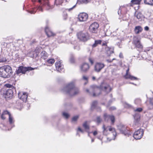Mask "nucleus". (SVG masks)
Returning <instances> with one entry per match:
<instances>
[{
	"label": "nucleus",
	"mask_w": 153,
	"mask_h": 153,
	"mask_svg": "<svg viewBox=\"0 0 153 153\" xmlns=\"http://www.w3.org/2000/svg\"><path fill=\"white\" fill-rule=\"evenodd\" d=\"M83 127L86 129H88L89 128V126L87 123V122H85L83 124Z\"/></svg>",
	"instance_id": "33"
},
{
	"label": "nucleus",
	"mask_w": 153,
	"mask_h": 153,
	"mask_svg": "<svg viewBox=\"0 0 153 153\" xmlns=\"http://www.w3.org/2000/svg\"><path fill=\"white\" fill-rule=\"evenodd\" d=\"M56 69L59 72H61L63 69V65L61 64L60 61H58L55 64Z\"/></svg>",
	"instance_id": "17"
},
{
	"label": "nucleus",
	"mask_w": 153,
	"mask_h": 153,
	"mask_svg": "<svg viewBox=\"0 0 153 153\" xmlns=\"http://www.w3.org/2000/svg\"><path fill=\"white\" fill-rule=\"evenodd\" d=\"M79 1L81 3L87 4L90 2L91 0H79Z\"/></svg>",
	"instance_id": "34"
},
{
	"label": "nucleus",
	"mask_w": 153,
	"mask_h": 153,
	"mask_svg": "<svg viewBox=\"0 0 153 153\" xmlns=\"http://www.w3.org/2000/svg\"><path fill=\"white\" fill-rule=\"evenodd\" d=\"M38 10L40 11H42V9L41 7H39L38 8Z\"/></svg>",
	"instance_id": "49"
},
{
	"label": "nucleus",
	"mask_w": 153,
	"mask_h": 153,
	"mask_svg": "<svg viewBox=\"0 0 153 153\" xmlns=\"http://www.w3.org/2000/svg\"><path fill=\"white\" fill-rule=\"evenodd\" d=\"M32 53H33V55L32 56H31L32 57H35V56L34 55V52H33Z\"/></svg>",
	"instance_id": "55"
},
{
	"label": "nucleus",
	"mask_w": 153,
	"mask_h": 153,
	"mask_svg": "<svg viewBox=\"0 0 153 153\" xmlns=\"http://www.w3.org/2000/svg\"><path fill=\"white\" fill-rule=\"evenodd\" d=\"M79 118V116H76L74 117L72 120V121L73 123H75L76 122L78 119Z\"/></svg>",
	"instance_id": "32"
},
{
	"label": "nucleus",
	"mask_w": 153,
	"mask_h": 153,
	"mask_svg": "<svg viewBox=\"0 0 153 153\" xmlns=\"http://www.w3.org/2000/svg\"><path fill=\"white\" fill-rule=\"evenodd\" d=\"M89 68V65L87 63H84L80 66L81 71L83 72H86Z\"/></svg>",
	"instance_id": "16"
},
{
	"label": "nucleus",
	"mask_w": 153,
	"mask_h": 153,
	"mask_svg": "<svg viewBox=\"0 0 153 153\" xmlns=\"http://www.w3.org/2000/svg\"><path fill=\"white\" fill-rule=\"evenodd\" d=\"M62 115L66 118H68L69 116V114L66 112H63L62 114Z\"/></svg>",
	"instance_id": "37"
},
{
	"label": "nucleus",
	"mask_w": 153,
	"mask_h": 153,
	"mask_svg": "<svg viewBox=\"0 0 153 153\" xmlns=\"http://www.w3.org/2000/svg\"><path fill=\"white\" fill-rule=\"evenodd\" d=\"M102 120L99 117H97V123H100L101 121Z\"/></svg>",
	"instance_id": "41"
},
{
	"label": "nucleus",
	"mask_w": 153,
	"mask_h": 153,
	"mask_svg": "<svg viewBox=\"0 0 153 153\" xmlns=\"http://www.w3.org/2000/svg\"><path fill=\"white\" fill-rule=\"evenodd\" d=\"M104 118L106 121H108V119H110L111 121L112 124H113L114 122V117L113 115H108L107 114H104Z\"/></svg>",
	"instance_id": "18"
},
{
	"label": "nucleus",
	"mask_w": 153,
	"mask_h": 153,
	"mask_svg": "<svg viewBox=\"0 0 153 153\" xmlns=\"http://www.w3.org/2000/svg\"><path fill=\"white\" fill-rule=\"evenodd\" d=\"M141 0H131V2L133 4H139Z\"/></svg>",
	"instance_id": "30"
},
{
	"label": "nucleus",
	"mask_w": 153,
	"mask_h": 153,
	"mask_svg": "<svg viewBox=\"0 0 153 153\" xmlns=\"http://www.w3.org/2000/svg\"><path fill=\"white\" fill-rule=\"evenodd\" d=\"M134 16L136 17L139 21H141L144 19V17L143 15L140 13L136 12Z\"/></svg>",
	"instance_id": "20"
},
{
	"label": "nucleus",
	"mask_w": 153,
	"mask_h": 153,
	"mask_svg": "<svg viewBox=\"0 0 153 153\" xmlns=\"http://www.w3.org/2000/svg\"><path fill=\"white\" fill-rule=\"evenodd\" d=\"M45 30L46 34L48 37H50L53 35V32L50 30L48 27H46Z\"/></svg>",
	"instance_id": "23"
},
{
	"label": "nucleus",
	"mask_w": 153,
	"mask_h": 153,
	"mask_svg": "<svg viewBox=\"0 0 153 153\" xmlns=\"http://www.w3.org/2000/svg\"><path fill=\"white\" fill-rule=\"evenodd\" d=\"M129 71V68L126 70V74L125 76V78L126 79H129L131 80H137L138 79L133 76H132L130 74H128V71Z\"/></svg>",
	"instance_id": "19"
},
{
	"label": "nucleus",
	"mask_w": 153,
	"mask_h": 153,
	"mask_svg": "<svg viewBox=\"0 0 153 153\" xmlns=\"http://www.w3.org/2000/svg\"><path fill=\"white\" fill-rule=\"evenodd\" d=\"M105 50L108 54H111L114 53V49L113 48L107 47L105 48Z\"/></svg>",
	"instance_id": "24"
},
{
	"label": "nucleus",
	"mask_w": 153,
	"mask_h": 153,
	"mask_svg": "<svg viewBox=\"0 0 153 153\" xmlns=\"http://www.w3.org/2000/svg\"><path fill=\"white\" fill-rule=\"evenodd\" d=\"M115 59L114 58L112 59V60H109V59H107V61L108 62H111L113 60H115Z\"/></svg>",
	"instance_id": "46"
},
{
	"label": "nucleus",
	"mask_w": 153,
	"mask_h": 153,
	"mask_svg": "<svg viewBox=\"0 0 153 153\" xmlns=\"http://www.w3.org/2000/svg\"><path fill=\"white\" fill-rule=\"evenodd\" d=\"M97 102L96 101H94L92 103L91 105V107L92 108H94L96 107L97 105Z\"/></svg>",
	"instance_id": "36"
},
{
	"label": "nucleus",
	"mask_w": 153,
	"mask_h": 153,
	"mask_svg": "<svg viewBox=\"0 0 153 153\" xmlns=\"http://www.w3.org/2000/svg\"><path fill=\"white\" fill-rule=\"evenodd\" d=\"M64 1V0H55V4L57 6L61 5Z\"/></svg>",
	"instance_id": "28"
},
{
	"label": "nucleus",
	"mask_w": 153,
	"mask_h": 153,
	"mask_svg": "<svg viewBox=\"0 0 153 153\" xmlns=\"http://www.w3.org/2000/svg\"><path fill=\"white\" fill-rule=\"evenodd\" d=\"M12 73V69L9 65H4L0 68V76L3 78L9 77Z\"/></svg>",
	"instance_id": "2"
},
{
	"label": "nucleus",
	"mask_w": 153,
	"mask_h": 153,
	"mask_svg": "<svg viewBox=\"0 0 153 153\" xmlns=\"http://www.w3.org/2000/svg\"><path fill=\"white\" fill-rule=\"evenodd\" d=\"M5 86L9 88L4 93L5 97L10 98H12L13 95V91L16 90L15 88L10 84H6Z\"/></svg>",
	"instance_id": "3"
},
{
	"label": "nucleus",
	"mask_w": 153,
	"mask_h": 153,
	"mask_svg": "<svg viewBox=\"0 0 153 153\" xmlns=\"http://www.w3.org/2000/svg\"><path fill=\"white\" fill-rule=\"evenodd\" d=\"M78 131H80L82 133L83 132V130H82L80 127H78Z\"/></svg>",
	"instance_id": "45"
},
{
	"label": "nucleus",
	"mask_w": 153,
	"mask_h": 153,
	"mask_svg": "<svg viewBox=\"0 0 153 153\" xmlns=\"http://www.w3.org/2000/svg\"><path fill=\"white\" fill-rule=\"evenodd\" d=\"M150 103L152 105H153V98H150Z\"/></svg>",
	"instance_id": "44"
},
{
	"label": "nucleus",
	"mask_w": 153,
	"mask_h": 153,
	"mask_svg": "<svg viewBox=\"0 0 153 153\" xmlns=\"http://www.w3.org/2000/svg\"><path fill=\"white\" fill-rule=\"evenodd\" d=\"M135 121H134V123H135V125H136L138 123L139 121V118H137L136 117H134Z\"/></svg>",
	"instance_id": "35"
},
{
	"label": "nucleus",
	"mask_w": 153,
	"mask_h": 153,
	"mask_svg": "<svg viewBox=\"0 0 153 153\" xmlns=\"http://www.w3.org/2000/svg\"><path fill=\"white\" fill-rule=\"evenodd\" d=\"M19 98L24 102H26L27 97V94L25 92H19L18 94Z\"/></svg>",
	"instance_id": "12"
},
{
	"label": "nucleus",
	"mask_w": 153,
	"mask_h": 153,
	"mask_svg": "<svg viewBox=\"0 0 153 153\" xmlns=\"http://www.w3.org/2000/svg\"><path fill=\"white\" fill-rule=\"evenodd\" d=\"M36 68H33L30 67H24L22 66H21L19 67L18 70L16 71V73L18 74L20 73L25 74L28 71H31Z\"/></svg>",
	"instance_id": "6"
},
{
	"label": "nucleus",
	"mask_w": 153,
	"mask_h": 153,
	"mask_svg": "<svg viewBox=\"0 0 153 153\" xmlns=\"http://www.w3.org/2000/svg\"><path fill=\"white\" fill-rule=\"evenodd\" d=\"M91 89L93 90V96L94 97L99 95L100 93L101 90L100 88L93 85L91 87Z\"/></svg>",
	"instance_id": "9"
},
{
	"label": "nucleus",
	"mask_w": 153,
	"mask_h": 153,
	"mask_svg": "<svg viewBox=\"0 0 153 153\" xmlns=\"http://www.w3.org/2000/svg\"><path fill=\"white\" fill-rule=\"evenodd\" d=\"M133 43L135 46L139 48H142L143 46L141 44L140 41L137 37L133 38Z\"/></svg>",
	"instance_id": "13"
},
{
	"label": "nucleus",
	"mask_w": 153,
	"mask_h": 153,
	"mask_svg": "<svg viewBox=\"0 0 153 153\" xmlns=\"http://www.w3.org/2000/svg\"><path fill=\"white\" fill-rule=\"evenodd\" d=\"M89 62L91 63L92 65L94 62V61L93 59L91 58L90 57L88 59Z\"/></svg>",
	"instance_id": "40"
},
{
	"label": "nucleus",
	"mask_w": 153,
	"mask_h": 153,
	"mask_svg": "<svg viewBox=\"0 0 153 153\" xmlns=\"http://www.w3.org/2000/svg\"><path fill=\"white\" fill-rule=\"evenodd\" d=\"M97 134V132L96 131H95L93 132V134L94 136L96 135Z\"/></svg>",
	"instance_id": "51"
},
{
	"label": "nucleus",
	"mask_w": 153,
	"mask_h": 153,
	"mask_svg": "<svg viewBox=\"0 0 153 153\" xmlns=\"http://www.w3.org/2000/svg\"><path fill=\"white\" fill-rule=\"evenodd\" d=\"M76 6V4L74 5L72 7L70 8H68L66 9L67 10H68L69 11H70L72 10L74 8H75Z\"/></svg>",
	"instance_id": "39"
},
{
	"label": "nucleus",
	"mask_w": 153,
	"mask_h": 153,
	"mask_svg": "<svg viewBox=\"0 0 153 153\" xmlns=\"http://www.w3.org/2000/svg\"><path fill=\"white\" fill-rule=\"evenodd\" d=\"M68 15L67 13H64L63 15L64 19L65 20H66L67 17Z\"/></svg>",
	"instance_id": "43"
},
{
	"label": "nucleus",
	"mask_w": 153,
	"mask_h": 153,
	"mask_svg": "<svg viewBox=\"0 0 153 153\" xmlns=\"http://www.w3.org/2000/svg\"><path fill=\"white\" fill-rule=\"evenodd\" d=\"M105 66L104 64L103 63L101 62H97L95 65L94 70L95 71L99 72Z\"/></svg>",
	"instance_id": "8"
},
{
	"label": "nucleus",
	"mask_w": 153,
	"mask_h": 153,
	"mask_svg": "<svg viewBox=\"0 0 153 153\" xmlns=\"http://www.w3.org/2000/svg\"><path fill=\"white\" fill-rule=\"evenodd\" d=\"M119 11H120V9H119L118 12V14H119Z\"/></svg>",
	"instance_id": "61"
},
{
	"label": "nucleus",
	"mask_w": 153,
	"mask_h": 153,
	"mask_svg": "<svg viewBox=\"0 0 153 153\" xmlns=\"http://www.w3.org/2000/svg\"><path fill=\"white\" fill-rule=\"evenodd\" d=\"M145 4L152 5L153 4V0H143Z\"/></svg>",
	"instance_id": "26"
},
{
	"label": "nucleus",
	"mask_w": 153,
	"mask_h": 153,
	"mask_svg": "<svg viewBox=\"0 0 153 153\" xmlns=\"http://www.w3.org/2000/svg\"><path fill=\"white\" fill-rule=\"evenodd\" d=\"M94 139H92L91 140L92 142H94Z\"/></svg>",
	"instance_id": "60"
},
{
	"label": "nucleus",
	"mask_w": 153,
	"mask_h": 153,
	"mask_svg": "<svg viewBox=\"0 0 153 153\" xmlns=\"http://www.w3.org/2000/svg\"><path fill=\"white\" fill-rule=\"evenodd\" d=\"M9 121L10 124H12L14 122V120L11 114H9Z\"/></svg>",
	"instance_id": "29"
},
{
	"label": "nucleus",
	"mask_w": 153,
	"mask_h": 153,
	"mask_svg": "<svg viewBox=\"0 0 153 153\" xmlns=\"http://www.w3.org/2000/svg\"><path fill=\"white\" fill-rule=\"evenodd\" d=\"M141 102V100L139 99H137L135 100V103L136 104H140Z\"/></svg>",
	"instance_id": "38"
},
{
	"label": "nucleus",
	"mask_w": 153,
	"mask_h": 153,
	"mask_svg": "<svg viewBox=\"0 0 153 153\" xmlns=\"http://www.w3.org/2000/svg\"><path fill=\"white\" fill-rule=\"evenodd\" d=\"M75 80L72 81L68 83L64 89V91L71 95L77 94L79 92L77 88H75Z\"/></svg>",
	"instance_id": "1"
},
{
	"label": "nucleus",
	"mask_w": 153,
	"mask_h": 153,
	"mask_svg": "<svg viewBox=\"0 0 153 153\" xmlns=\"http://www.w3.org/2000/svg\"><path fill=\"white\" fill-rule=\"evenodd\" d=\"M119 57H120V58H123V55H122V54L121 53H120V54H119Z\"/></svg>",
	"instance_id": "52"
},
{
	"label": "nucleus",
	"mask_w": 153,
	"mask_h": 153,
	"mask_svg": "<svg viewBox=\"0 0 153 153\" xmlns=\"http://www.w3.org/2000/svg\"><path fill=\"white\" fill-rule=\"evenodd\" d=\"M144 29L146 31H148L149 30V27L148 26H146L144 27Z\"/></svg>",
	"instance_id": "48"
},
{
	"label": "nucleus",
	"mask_w": 153,
	"mask_h": 153,
	"mask_svg": "<svg viewBox=\"0 0 153 153\" xmlns=\"http://www.w3.org/2000/svg\"><path fill=\"white\" fill-rule=\"evenodd\" d=\"M5 114H8V115L9 116V114H11L7 111L6 110L4 111L1 116V118L3 120L5 119V117L4 116V115Z\"/></svg>",
	"instance_id": "25"
},
{
	"label": "nucleus",
	"mask_w": 153,
	"mask_h": 153,
	"mask_svg": "<svg viewBox=\"0 0 153 153\" xmlns=\"http://www.w3.org/2000/svg\"><path fill=\"white\" fill-rule=\"evenodd\" d=\"M102 128L103 134L105 135H107L109 133L108 131L113 133V134L114 136L116 134L115 129L110 126L106 127L105 125H104L102 126Z\"/></svg>",
	"instance_id": "4"
},
{
	"label": "nucleus",
	"mask_w": 153,
	"mask_h": 153,
	"mask_svg": "<svg viewBox=\"0 0 153 153\" xmlns=\"http://www.w3.org/2000/svg\"><path fill=\"white\" fill-rule=\"evenodd\" d=\"M128 106L129 107H130V105H128Z\"/></svg>",
	"instance_id": "62"
},
{
	"label": "nucleus",
	"mask_w": 153,
	"mask_h": 153,
	"mask_svg": "<svg viewBox=\"0 0 153 153\" xmlns=\"http://www.w3.org/2000/svg\"><path fill=\"white\" fill-rule=\"evenodd\" d=\"M86 84V82H85V84Z\"/></svg>",
	"instance_id": "63"
},
{
	"label": "nucleus",
	"mask_w": 153,
	"mask_h": 153,
	"mask_svg": "<svg viewBox=\"0 0 153 153\" xmlns=\"http://www.w3.org/2000/svg\"><path fill=\"white\" fill-rule=\"evenodd\" d=\"M54 59H51L47 60V62L50 65H52L54 63Z\"/></svg>",
	"instance_id": "31"
},
{
	"label": "nucleus",
	"mask_w": 153,
	"mask_h": 153,
	"mask_svg": "<svg viewBox=\"0 0 153 153\" xmlns=\"http://www.w3.org/2000/svg\"><path fill=\"white\" fill-rule=\"evenodd\" d=\"M118 129L123 134L126 135V127L122 124H120L117 126Z\"/></svg>",
	"instance_id": "14"
},
{
	"label": "nucleus",
	"mask_w": 153,
	"mask_h": 153,
	"mask_svg": "<svg viewBox=\"0 0 153 153\" xmlns=\"http://www.w3.org/2000/svg\"><path fill=\"white\" fill-rule=\"evenodd\" d=\"M142 110V109L141 108H139L134 110L135 111H137L139 112H141Z\"/></svg>",
	"instance_id": "42"
},
{
	"label": "nucleus",
	"mask_w": 153,
	"mask_h": 153,
	"mask_svg": "<svg viewBox=\"0 0 153 153\" xmlns=\"http://www.w3.org/2000/svg\"><path fill=\"white\" fill-rule=\"evenodd\" d=\"M70 61L71 63H73L74 62V59L73 58H72L70 59Z\"/></svg>",
	"instance_id": "50"
},
{
	"label": "nucleus",
	"mask_w": 153,
	"mask_h": 153,
	"mask_svg": "<svg viewBox=\"0 0 153 153\" xmlns=\"http://www.w3.org/2000/svg\"><path fill=\"white\" fill-rule=\"evenodd\" d=\"M102 90L105 91L106 93L110 92L111 90V88L108 84H103L101 86Z\"/></svg>",
	"instance_id": "15"
},
{
	"label": "nucleus",
	"mask_w": 153,
	"mask_h": 153,
	"mask_svg": "<svg viewBox=\"0 0 153 153\" xmlns=\"http://www.w3.org/2000/svg\"><path fill=\"white\" fill-rule=\"evenodd\" d=\"M77 35L78 39L82 41H86L89 38L88 34L86 32H80Z\"/></svg>",
	"instance_id": "5"
},
{
	"label": "nucleus",
	"mask_w": 153,
	"mask_h": 153,
	"mask_svg": "<svg viewBox=\"0 0 153 153\" xmlns=\"http://www.w3.org/2000/svg\"><path fill=\"white\" fill-rule=\"evenodd\" d=\"M143 30V28L141 26H136L135 27L134 31L136 34H138L141 32Z\"/></svg>",
	"instance_id": "21"
},
{
	"label": "nucleus",
	"mask_w": 153,
	"mask_h": 153,
	"mask_svg": "<svg viewBox=\"0 0 153 153\" xmlns=\"http://www.w3.org/2000/svg\"><path fill=\"white\" fill-rule=\"evenodd\" d=\"M99 27L98 24L96 22H94L91 24L89 27V30L93 33H96Z\"/></svg>",
	"instance_id": "11"
},
{
	"label": "nucleus",
	"mask_w": 153,
	"mask_h": 153,
	"mask_svg": "<svg viewBox=\"0 0 153 153\" xmlns=\"http://www.w3.org/2000/svg\"><path fill=\"white\" fill-rule=\"evenodd\" d=\"M41 58L45 59L48 57V54L45 51H42L40 53Z\"/></svg>",
	"instance_id": "22"
},
{
	"label": "nucleus",
	"mask_w": 153,
	"mask_h": 153,
	"mask_svg": "<svg viewBox=\"0 0 153 153\" xmlns=\"http://www.w3.org/2000/svg\"><path fill=\"white\" fill-rule=\"evenodd\" d=\"M6 44L7 45V47L8 48H9L10 46V44H7L6 43Z\"/></svg>",
	"instance_id": "54"
},
{
	"label": "nucleus",
	"mask_w": 153,
	"mask_h": 153,
	"mask_svg": "<svg viewBox=\"0 0 153 153\" xmlns=\"http://www.w3.org/2000/svg\"><path fill=\"white\" fill-rule=\"evenodd\" d=\"M35 13V12H34L33 11H31L30 12L31 13Z\"/></svg>",
	"instance_id": "58"
},
{
	"label": "nucleus",
	"mask_w": 153,
	"mask_h": 153,
	"mask_svg": "<svg viewBox=\"0 0 153 153\" xmlns=\"http://www.w3.org/2000/svg\"><path fill=\"white\" fill-rule=\"evenodd\" d=\"M64 1H65L66 2H68L70 1V0H64Z\"/></svg>",
	"instance_id": "57"
},
{
	"label": "nucleus",
	"mask_w": 153,
	"mask_h": 153,
	"mask_svg": "<svg viewBox=\"0 0 153 153\" xmlns=\"http://www.w3.org/2000/svg\"><path fill=\"white\" fill-rule=\"evenodd\" d=\"M110 109L111 110H114L115 109V108L114 107H111Z\"/></svg>",
	"instance_id": "53"
},
{
	"label": "nucleus",
	"mask_w": 153,
	"mask_h": 153,
	"mask_svg": "<svg viewBox=\"0 0 153 153\" xmlns=\"http://www.w3.org/2000/svg\"><path fill=\"white\" fill-rule=\"evenodd\" d=\"M82 78H83V79L84 80H87V79H88L87 77L85 76H83Z\"/></svg>",
	"instance_id": "47"
},
{
	"label": "nucleus",
	"mask_w": 153,
	"mask_h": 153,
	"mask_svg": "<svg viewBox=\"0 0 153 153\" xmlns=\"http://www.w3.org/2000/svg\"><path fill=\"white\" fill-rule=\"evenodd\" d=\"M92 79L93 80H94L96 78H95V77L93 76L92 77Z\"/></svg>",
	"instance_id": "56"
},
{
	"label": "nucleus",
	"mask_w": 153,
	"mask_h": 153,
	"mask_svg": "<svg viewBox=\"0 0 153 153\" xmlns=\"http://www.w3.org/2000/svg\"><path fill=\"white\" fill-rule=\"evenodd\" d=\"M101 43V41L100 40H95L94 43L92 45V47H95L98 44H100Z\"/></svg>",
	"instance_id": "27"
},
{
	"label": "nucleus",
	"mask_w": 153,
	"mask_h": 153,
	"mask_svg": "<svg viewBox=\"0 0 153 153\" xmlns=\"http://www.w3.org/2000/svg\"><path fill=\"white\" fill-rule=\"evenodd\" d=\"M88 17V14L85 13H80L78 16L79 21L81 22L86 21L87 20Z\"/></svg>",
	"instance_id": "10"
},
{
	"label": "nucleus",
	"mask_w": 153,
	"mask_h": 153,
	"mask_svg": "<svg viewBox=\"0 0 153 153\" xmlns=\"http://www.w3.org/2000/svg\"><path fill=\"white\" fill-rule=\"evenodd\" d=\"M86 91L87 92H89V90L88 89H86Z\"/></svg>",
	"instance_id": "59"
},
{
	"label": "nucleus",
	"mask_w": 153,
	"mask_h": 153,
	"mask_svg": "<svg viewBox=\"0 0 153 153\" xmlns=\"http://www.w3.org/2000/svg\"><path fill=\"white\" fill-rule=\"evenodd\" d=\"M143 130L140 129L134 132L133 135V137L136 140L140 139L143 136Z\"/></svg>",
	"instance_id": "7"
}]
</instances>
